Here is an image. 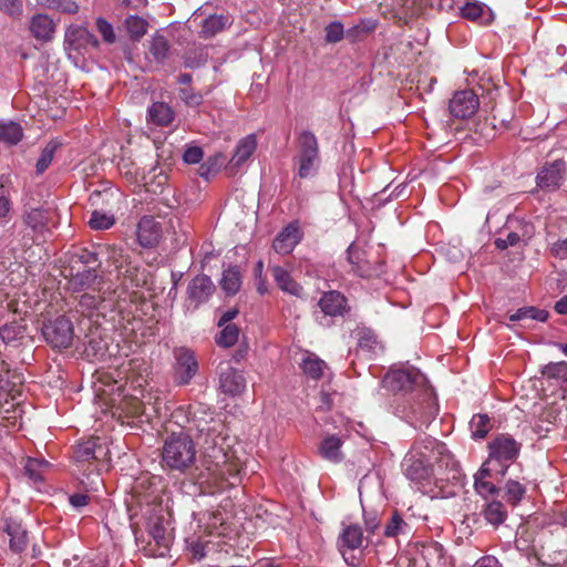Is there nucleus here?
Returning <instances> with one entry per match:
<instances>
[{"label":"nucleus","mask_w":567,"mask_h":567,"mask_svg":"<svg viewBox=\"0 0 567 567\" xmlns=\"http://www.w3.org/2000/svg\"><path fill=\"white\" fill-rule=\"evenodd\" d=\"M384 386L393 393L410 395L409 408L404 413L417 427L429 424L437 414V404L426 377L416 368L390 370L384 379Z\"/></svg>","instance_id":"obj_1"},{"label":"nucleus","mask_w":567,"mask_h":567,"mask_svg":"<svg viewBox=\"0 0 567 567\" xmlns=\"http://www.w3.org/2000/svg\"><path fill=\"white\" fill-rule=\"evenodd\" d=\"M63 276L68 280V288L72 292L100 291L104 284L100 254L95 249L76 248L70 254Z\"/></svg>","instance_id":"obj_2"},{"label":"nucleus","mask_w":567,"mask_h":567,"mask_svg":"<svg viewBox=\"0 0 567 567\" xmlns=\"http://www.w3.org/2000/svg\"><path fill=\"white\" fill-rule=\"evenodd\" d=\"M445 452V445L432 436L415 440L402 461L404 476L416 485L430 484L434 475L432 461Z\"/></svg>","instance_id":"obj_3"},{"label":"nucleus","mask_w":567,"mask_h":567,"mask_svg":"<svg viewBox=\"0 0 567 567\" xmlns=\"http://www.w3.org/2000/svg\"><path fill=\"white\" fill-rule=\"evenodd\" d=\"M196 444L185 432H173L164 441L161 451L162 467L181 474L187 473L196 462Z\"/></svg>","instance_id":"obj_4"},{"label":"nucleus","mask_w":567,"mask_h":567,"mask_svg":"<svg viewBox=\"0 0 567 567\" xmlns=\"http://www.w3.org/2000/svg\"><path fill=\"white\" fill-rule=\"evenodd\" d=\"M520 449L522 444L511 434H497L487 444L488 457L482 465V473L488 474L489 470H495L496 474L504 476L508 467L518 458Z\"/></svg>","instance_id":"obj_5"},{"label":"nucleus","mask_w":567,"mask_h":567,"mask_svg":"<svg viewBox=\"0 0 567 567\" xmlns=\"http://www.w3.org/2000/svg\"><path fill=\"white\" fill-rule=\"evenodd\" d=\"M216 287L209 276L199 274L187 285L184 309L186 312H195L200 306L209 301Z\"/></svg>","instance_id":"obj_6"},{"label":"nucleus","mask_w":567,"mask_h":567,"mask_svg":"<svg viewBox=\"0 0 567 567\" xmlns=\"http://www.w3.org/2000/svg\"><path fill=\"white\" fill-rule=\"evenodd\" d=\"M42 334L52 348L68 349L73 342L74 327L66 316H59L43 324Z\"/></svg>","instance_id":"obj_7"},{"label":"nucleus","mask_w":567,"mask_h":567,"mask_svg":"<svg viewBox=\"0 0 567 567\" xmlns=\"http://www.w3.org/2000/svg\"><path fill=\"white\" fill-rule=\"evenodd\" d=\"M174 381L177 385H187L198 373L199 365L195 352L187 347L174 350Z\"/></svg>","instance_id":"obj_8"},{"label":"nucleus","mask_w":567,"mask_h":567,"mask_svg":"<svg viewBox=\"0 0 567 567\" xmlns=\"http://www.w3.org/2000/svg\"><path fill=\"white\" fill-rule=\"evenodd\" d=\"M64 47L68 51L84 54L89 49L97 50L100 41L87 28L71 24L65 30Z\"/></svg>","instance_id":"obj_9"},{"label":"nucleus","mask_w":567,"mask_h":567,"mask_svg":"<svg viewBox=\"0 0 567 567\" xmlns=\"http://www.w3.org/2000/svg\"><path fill=\"white\" fill-rule=\"evenodd\" d=\"M480 106L478 96L473 90L456 91L450 100V114L455 118H468L473 116Z\"/></svg>","instance_id":"obj_10"},{"label":"nucleus","mask_w":567,"mask_h":567,"mask_svg":"<svg viewBox=\"0 0 567 567\" xmlns=\"http://www.w3.org/2000/svg\"><path fill=\"white\" fill-rule=\"evenodd\" d=\"M565 174L566 164L563 159L546 163L536 176V184L543 190L554 192L563 185Z\"/></svg>","instance_id":"obj_11"},{"label":"nucleus","mask_w":567,"mask_h":567,"mask_svg":"<svg viewBox=\"0 0 567 567\" xmlns=\"http://www.w3.org/2000/svg\"><path fill=\"white\" fill-rule=\"evenodd\" d=\"M221 461H215L207 468L212 472L216 480L228 482L235 486L240 483L241 465L238 461L230 458L227 454L218 451Z\"/></svg>","instance_id":"obj_12"},{"label":"nucleus","mask_w":567,"mask_h":567,"mask_svg":"<svg viewBox=\"0 0 567 567\" xmlns=\"http://www.w3.org/2000/svg\"><path fill=\"white\" fill-rule=\"evenodd\" d=\"M318 307L320 308L323 318L344 317L351 310L346 296L337 290L323 292L318 301Z\"/></svg>","instance_id":"obj_13"},{"label":"nucleus","mask_w":567,"mask_h":567,"mask_svg":"<svg viewBox=\"0 0 567 567\" xmlns=\"http://www.w3.org/2000/svg\"><path fill=\"white\" fill-rule=\"evenodd\" d=\"M363 530L358 524L344 525L338 538V547L348 565L355 566V557L346 556L344 549L355 550L362 547L364 542Z\"/></svg>","instance_id":"obj_14"},{"label":"nucleus","mask_w":567,"mask_h":567,"mask_svg":"<svg viewBox=\"0 0 567 567\" xmlns=\"http://www.w3.org/2000/svg\"><path fill=\"white\" fill-rule=\"evenodd\" d=\"M147 532L156 546L153 549V555L164 557L173 543V536L164 525L163 518L158 516L151 517L147 523Z\"/></svg>","instance_id":"obj_15"},{"label":"nucleus","mask_w":567,"mask_h":567,"mask_svg":"<svg viewBox=\"0 0 567 567\" xmlns=\"http://www.w3.org/2000/svg\"><path fill=\"white\" fill-rule=\"evenodd\" d=\"M109 455V450L100 442L99 437H91L74 446V460L78 463L102 462Z\"/></svg>","instance_id":"obj_16"},{"label":"nucleus","mask_w":567,"mask_h":567,"mask_svg":"<svg viewBox=\"0 0 567 567\" xmlns=\"http://www.w3.org/2000/svg\"><path fill=\"white\" fill-rule=\"evenodd\" d=\"M303 233L297 220L289 223L276 236L272 248L280 255L290 254L295 247L302 240Z\"/></svg>","instance_id":"obj_17"},{"label":"nucleus","mask_w":567,"mask_h":567,"mask_svg":"<svg viewBox=\"0 0 567 567\" xmlns=\"http://www.w3.org/2000/svg\"><path fill=\"white\" fill-rule=\"evenodd\" d=\"M136 236L142 247H155L162 237L161 224L152 216H144L137 224Z\"/></svg>","instance_id":"obj_18"},{"label":"nucleus","mask_w":567,"mask_h":567,"mask_svg":"<svg viewBox=\"0 0 567 567\" xmlns=\"http://www.w3.org/2000/svg\"><path fill=\"white\" fill-rule=\"evenodd\" d=\"M219 389L223 393L231 396L240 395L246 389V379L243 371L230 365L220 369Z\"/></svg>","instance_id":"obj_19"},{"label":"nucleus","mask_w":567,"mask_h":567,"mask_svg":"<svg viewBox=\"0 0 567 567\" xmlns=\"http://www.w3.org/2000/svg\"><path fill=\"white\" fill-rule=\"evenodd\" d=\"M3 530L10 538L9 547L13 553L20 554L27 549L29 543L28 532L21 522L13 517L4 518Z\"/></svg>","instance_id":"obj_20"},{"label":"nucleus","mask_w":567,"mask_h":567,"mask_svg":"<svg viewBox=\"0 0 567 567\" xmlns=\"http://www.w3.org/2000/svg\"><path fill=\"white\" fill-rule=\"evenodd\" d=\"M56 25L54 21L44 13L34 14L30 21L32 35L41 42H50L54 38Z\"/></svg>","instance_id":"obj_21"},{"label":"nucleus","mask_w":567,"mask_h":567,"mask_svg":"<svg viewBox=\"0 0 567 567\" xmlns=\"http://www.w3.org/2000/svg\"><path fill=\"white\" fill-rule=\"evenodd\" d=\"M297 154L293 158H320L317 136L309 130L301 131L296 140Z\"/></svg>","instance_id":"obj_22"},{"label":"nucleus","mask_w":567,"mask_h":567,"mask_svg":"<svg viewBox=\"0 0 567 567\" xmlns=\"http://www.w3.org/2000/svg\"><path fill=\"white\" fill-rule=\"evenodd\" d=\"M343 441L337 434H329L322 439L318 446V454L331 463H340L344 455L341 452Z\"/></svg>","instance_id":"obj_23"},{"label":"nucleus","mask_w":567,"mask_h":567,"mask_svg":"<svg viewBox=\"0 0 567 567\" xmlns=\"http://www.w3.org/2000/svg\"><path fill=\"white\" fill-rule=\"evenodd\" d=\"M271 274L276 284L282 291L296 297H301L303 288L291 277L288 270L280 266H274Z\"/></svg>","instance_id":"obj_24"},{"label":"nucleus","mask_w":567,"mask_h":567,"mask_svg":"<svg viewBox=\"0 0 567 567\" xmlns=\"http://www.w3.org/2000/svg\"><path fill=\"white\" fill-rule=\"evenodd\" d=\"M148 122L157 126H168L175 118L174 110L165 102L153 103L147 111Z\"/></svg>","instance_id":"obj_25"},{"label":"nucleus","mask_w":567,"mask_h":567,"mask_svg":"<svg viewBox=\"0 0 567 567\" xmlns=\"http://www.w3.org/2000/svg\"><path fill=\"white\" fill-rule=\"evenodd\" d=\"M256 148L257 140L255 134L247 135L237 143L229 163L236 167L241 166L254 154Z\"/></svg>","instance_id":"obj_26"},{"label":"nucleus","mask_w":567,"mask_h":567,"mask_svg":"<svg viewBox=\"0 0 567 567\" xmlns=\"http://www.w3.org/2000/svg\"><path fill=\"white\" fill-rule=\"evenodd\" d=\"M52 464L44 458L27 457L23 464L25 476L33 483H42Z\"/></svg>","instance_id":"obj_27"},{"label":"nucleus","mask_w":567,"mask_h":567,"mask_svg":"<svg viewBox=\"0 0 567 567\" xmlns=\"http://www.w3.org/2000/svg\"><path fill=\"white\" fill-rule=\"evenodd\" d=\"M461 16L464 19L480 22V23H488L491 20V11L489 9L477 1H466L464 6L460 8Z\"/></svg>","instance_id":"obj_28"},{"label":"nucleus","mask_w":567,"mask_h":567,"mask_svg":"<svg viewBox=\"0 0 567 567\" xmlns=\"http://www.w3.org/2000/svg\"><path fill=\"white\" fill-rule=\"evenodd\" d=\"M326 368L327 363L313 353H308L300 363L302 373L316 381L322 378Z\"/></svg>","instance_id":"obj_29"},{"label":"nucleus","mask_w":567,"mask_h":567,"mask_svg":"<svg viewBox=\"0 0 567 567\" xmlns=\"http://www.w3.org/2000/svg\"><path fill=\"white\" fill-rule=\"evenodd\" d=\"M219 284L226 295L235 296L241 286V276L238 267L231 266L224 270Z\"/></svg>","instance_id":"obj_30"},{"label":"nucleus","mask_w":567,"mask_h":567,"mask_svg":"<svg viewBox=\"0 0 567 567\" xmlns=\"http://www.w3.org/2000/svg\"><path fill=\"white\" fill-rule=\"evenodd\" d=\"M483 515L489 524L497 527L506 520L507 511L503 503L498 501H492L485 506Z\"/></svg>","instance_id":"obj_31"},{"label":"nucleus","mask_w":567,"mask_h":567,"mask_svg":"<svg viewBox=\"0 0 567 567\" xmlns=\"http://www.w3.org/2000/svg\"><path fill=\"white\" fill-rule=\"evenodd\" d=\"M470 429L474 440L485 439L492 430L491 417L487 414H474L470 421Z\"/></svg>","instance_id":"obj_32"},{"label":"nucleus","mask_w":567,"mask_h":567,"mask_svg":"<svg viewBox=\"0 0 567 567\" xmlns=\"http://www.w3.org/2000/svg\"><path fill=\"white\" fill-rule=\"evenodd\" d=\"M493 473H495V470H489L488 474H483L481 467L475 475V491L485 498L494 496L499 492V488L494 483L486 480L488 477H492Z\"/></svg>","instance_id":"obj_33"},{"label":"nucleus","mask_w":567,"mask_h":567,"mask_svg":"<svg viewBox=\"0 0 567 567\" xmlns=\"http://www.w3.org/2000/svg\"><path fill=\"white\" fill-rule=\"evenodd\" d=\"M377 28V21L367 19L361 20L360 23L346 30V39L351 43L361 41L365 35L373 32Z\"/></svg>","instance_id":"obj_34"},{"label":"nucleus","mask_w":567,"mask_h":567,"mask_svg":"<svg viewBox=\"0 0 567 567\" xmlns=\"http://www.w3.org/2000/svg\"><path fill=\"white\" fill-rule=\"evenodd\" d=\"M169 42L166 37L155 34L152 37L148 45V52L156 62H163L169 53Z\"/></svg>","instance_id":"obj_35"},{"label":"nucleus","mask_w":567,"mask_h":567,"mask_svg":"<svg viewBox=\"0 0 567 567\" xmlns=\"http://www.w3.org/2000/svg\"><path fill=\"white\" fill-rule=\"evenodd\" d=\"M410 532V525L402 518L398 511L393 512L384 527L383 535L386 538H395Z\"/></svg>","instance_id":"obj_36"},{"label":"nucleus","mask_w":567,"mask_h":567,"mask_svg":"<svg viewBox=\"0 0 567 567\" xmlns=\"http://www.w3.org/2000/svg\"><path fill=\"white\" fill-rule=\"evenodd\" d=\"M124 27L133 41H140L147 32V21L138 16H128L124 20Z\"/></svg>","instance_id":"obj_37"},{"label":"nucleus","mask_w":567,"mask_h":567,"mask_svg":"<svg viewBox=\"0 0 567 567\" xmlns=\"http://www.w3.org/2000/svg\"><path fill=\"white\" fill-rule=\"evenodd\" d=\"M24 224L34 233L41 234L48 225L47 213L41 208H32L23 215Z\"/></svg>","instance_id":"obj_38"},{"label":"nucleus","mask_w":567,"mask_h":567,"mask_svg":"<svg viewBox=\"0 0 567 567\" xmlns=\"http://www.w3.org/2000/svg\"><path fill=\"white\" fill-rule=\"evenodd\" d=\"M526 494V487L515 480H508L504 486L503 498L512 506H517Z\"/></svg>","instance_id":"obj_39"},{"label":"nucleus","mask_w":567,"mask_h":567,"mask_svg":"<svg viewBox=\"0 0 567 567\" xmlns=\"http://www.w3.org/2000/svg\"><path fill=\"white\" fill-rule=\"evenodd\" d=\"M25 326L17 321L6 323L0 327V338L7 344H13L24 338Z\"/></svg>","instance_id":"obj_40"},{"label":"nucleus","mask_w":567,"mask_h":567,"mask_svg":"<svg viewBox=\"0 0 567 567\" xmlns=\"http://www.w3.org/2000/svg\"><path fill=\"white\" fill-rule=\"evenodd\" d=\"M23 137V130L16 122L0 123V141L8 145L18 144Z\"/></svg>","instance_id":"obj_41"},{"label":"nucleus","mask_w":567,"mask_h":567,"mask_svg":"<svg viewBox=\"0 0 567 567\" xmlns=\"http://www.w3.org/2000/svg\"><path fill=\"white\" fill-rule=\"evenodd\" d=\"M548 318L549 312L547 310L539 309L536 307H523L509 316L511 321H522L525 319H532L539 322H545L548 320Z\"/></svg>","instance_id":"obj_42"},{"label":"nucleus","mask_w":567,"mask_h":567,"mask_svg":"<svg viewBox=\"0 0 567 567\" xmlns=\"http://www.w3.org/2000/svg\"><path fill=\"white\" fill-rule=\"evenodd\" d=\"M228 22L224 16L212 14L206 18L202 25V35L206 39L212 38L223 31Z\"/></svg>","instance_id":"obj_43"},{"label":"nucleus","mask_w":567,"mask_h":567,"mask_svg":"<svg viewBox=\"0 0 567 567\" xmlns=\"http://www.w3.org/2000/svg\"><path fill=\"white\" fill-rule=\"evenodd\" d=\"M358 347L370 353H375L379 349H382L377 334L368 328L358 331Z\"/></svg>","instance_id":"obj_44"},{"label":"nucleus","mask_w":567,"mask_h":567,"mask_svg":"<svg viewBox=\"0 0 567 567\" xmlns=\"http://www.w3.org/2000/svg\"><path fill=\"white\" fill-rule=\"evenodd\" d=\"M297 166L299 178L306 179L317 175L321 159L320 158H293Z\"/></svg>","instance_id":"obj_45"},{"label":"nucleus","mask_w":567,"mask_h":567,"mask_svg":"<svg viewBox=\"0 0 567 567\" xmlns=\"http://www.w3.org/2000/svg\"><path fill=\"white\" fill-rule=\"evenodd\" d=\"M239 338V328L235 323L223 326L220 332L215 337V342L221 348L233 347Z\"/></svg>","instance_id":"obj_46"},{"label":"nucleus","mask_w":567,"mask_h":567,"mask_svg":"<svg viewBox=\"0 0 567 567\" xmlns=\"http://www.w3.org/2000/svg\"><path fill=\"white\" fill-rule=\"evenodd\" d=\"M59 146L60 144L58 142L51 141L42 150L35 164V171L38 175L43 174L49 168Z\"/></svg>","instance_id":"obj_47"},{"label":"nucleus","mask_w":567,"mask_h":567,"mask_svg":"<svg viewBox=\"0 0 567 567\" xmlns=\"http://www.w3.org/2000/svg\"><path fill=\"white\" fill-rule=\"evenodd\" d=\"M38 3L43 8L68 14H75L79 11V6L73 0H38Z\"/></svg>","instance_id":"obj_48"},{"label":"nucleus","mask_w":567,"mask_h":567,"mask_svg":"<svg viewBox=\"0 0 567 567\" xmlns=\"http://www.w3.org/2000/svg\"><path fill=\"white\" fill-rule=\"evenodd\" d=\"M115 224V217L112 214H106L100 210H94L91 214L89 225L95 230H105Z\"/></svg>","instance_id":"obj_49"},{"label":"nucleus","mask_w":567,"mask_h":567,"mask_svg":"<svg viewBox=\"0 0 567 567\" xmlns=\"http://www.w3.org/2000/svg\"><path fill=\"white\" fill-rule=\"evenodd\" d=\"M364 251L352 243L347 249V260L353 266V270L363 276L365 269L362 265Z\"/></svg>","instance_id":"obj_50"},{"label":"nucleus","mask_w":567,"mask_h":567,"mask_svg":"<svg viewBox=\"0 0 567 567\" xmlns=\"http://www.w3.org/2000/svg\"><path fill=\"white\" fill-rule=\"evenodd\" d=\"M0 11L14 20H20L23 16L22 0H0Z\"/></svg>","instance_id":"obj_51"},{"label":"nucleus","mask_w":567,"mask_h":567,"mask_svg":"<svg viewBox=\"0 0 567 567\" xmlns=\"http://www.w3.org/2000/svg\"><path fill=\"white\" fill-rule=\"evenodd\" d=\"M346 38V30L340 21H332L324 28V41L327 43H338Z\"/></svg>","instance_id":"obj_52"},{"label":"nucleus","mask_w":567,"mask_h":567,"mask_svg":"<svg viewBox=\"0 0 567 567\" xmlns=\"http://www.w3.org/2000/svg\"><path fill=\"white\" fill-rule=\"evenodd\" d=\"M79 298V306L83 312H91L99 308V306L103 302V297L99 293L85 292Z\"/></svg>","instance_id":"obj_53"},{"label":"nucleus","mask_w":567,"mask_h":567,"mask_svg":"<svg viewBox=\"0 0 567 567\" xmlns=\"http://www.w3.org/2000/svg\"><path fill=\"white\" fill-rule=\"evenodd\" d=\"M95 27L105 43L113 44L116 41L114 28L106 19L99 17Z\"/></svg>","instance_id":"obj_54"},{"label":"nucleus","mask_w":567,"mask_h":567,"mask_svg":"<svg viewBox=\"0 0 567 567\" xmlns=\"http://www.w3.org/2000/svg\"><path fill=\"white\" fill-rule=\"evenodd\" d=\"M12 202L9 192L3 185H0V220L3 224L11 219Z\"/></svg>","instance_id":"obj_55"},{"label":"nucleus","mask_w":567,"mask_h":567,"mask_svg":"<svg viewBox=\"0 0 567 567\" xmlns=\"http://www.w3.org/2000/svg\"><path fill=\"white\" fill-rule=\"evenodd\" d=\"M178 95L189 107H198L204 101L202 93L196 92L192 86L181 87L178 90Z\"/></svg>","instance_id":"obj_56"},{"label":"nucleus","mask_w":567,"mask_h":567,"mask_svg":"<svg viewBox=\"0 0 567 567\" xmlns=\"http://www.w3.org/2000/svg\"><path fill=\"white\" fill-rule=\"evenodd\" d=\"M543 374L550 379H563L567 381V362L549 363L545 367Z\"/></svg>","instance_id":"obj_57"},{"label":"nucleus","mask_w":567,"mask_h":567,"mask_svg":"<svg viewBox=\"0 0 567 567\" xmlns=\"http://www.w3.org/2000/svg\"><path fill=\"white\" fill-rule=\"evenodd\" d=\"M128 255L124 252L123 248L116 246L109 248V259L118 271L128 264Z\"/></svg>","instance_id":"obj_58"},{"label":"nucleus","mask_w":567,"mask_h":567,"mask_svg":"<svg viewBox=\"0 0 567 567\" xmlns=\"http://www.w3.org/2000/svg\"><path fill=\"white\" fill-rule=\"evenodd\" d=\"M204 157L202 147L196 145H189L186 147L183 159L187 164H198Z\"/></svg>","instance_id":"obj_59"},{"label":"nucleus","mask_w":567,"mask_h":567,"mask_svg":"<svg viewBox=\"0 0 567 567\" xmlns=\"http://www.w3.org/2000/svg\"><path fill=\"white\" fill-rule=\"evenodd\" d=\"M106 346L101 339L92 338L85 347V353L94 358H101L105 354Z\"/></svg>","instance_id":"obj_60"},{"label":"nucleus","mask_w":567,"mask_h":567,"mask_svg":"<svg viewBox=\"0 0 567 567\" xmlns=\"http://www.w3.org/2000/svg\"><path fill=\"white\" fill-rule=\"evenodd\" d=\"M90 502L91 497L87 494L75 493L69 496V503L76 509L87 506Z\"/></svg>","instance_id":"obj_61"},{"label":"nucleus","mask_w":567,"mask_h":567,"mask_svg":"<svg viewBox=\"0 0 567 567\" xmlns=\"http://www.w3.org/2000/svg\"><path fill=\"white\" fill-rule=\"evenodd\" d=\"M216 172V161H213L212 158H209L206 163L202 164L198 168L200 177L205 178L206 181H208L210 175L215 174Z\"/></svg>","instance_id":"obj_62"},{"label":"nucleus","mask_w":567,"mask_h":567,"mask_svg":"<svg viewBox=\"0 0 567 567\" xmlns=\"http://www.w3.org/2000/svg\"><path fill=\"white\" fill-rule=\"evenodd\" d=\"M551 251L555 256L564 259L567 258V238L559 239L553 244Z\"/></svg>","instance_id":"obj_63"},{"label":"nucleus","mask_w":567,"mask_h":567,"mask_svg":"<svg viewBox=\"0 0 567 567\" xmlns=\"http://www.w3.org/2000/svg\"><path fill=\"white\" fill-rule=\"evenodd\" d=\"M189 550L197 560L203 559L206 555L205 545L200 542H193L189 546Z\"/></svg>","instance_id":"obj_64"}]
</instances>
